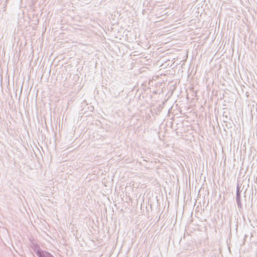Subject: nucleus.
I'll list each match as a JSON object with an SVG mask.
<instances>
[{
    "label": "nucleus",
    "instance_id": "nucleus-1",
    "mask_svg": "<svg viewBox=\"0 0 257 257\" xmlns=\"http://www.w3.org/2000/svg\"><path fill=\"white\" fill-rule=\"evenodd\" d=\"M35 251L39 257H47L48 253H50L47 251L44 252L39 247H38V248L35 250Z\"/></svg>",
    "mask_w": 257,
    "mask_h": 257
},
{
    "label": "nucleus",
    "instance_id": "nucleus-5",
    "mask_svg": "<svg viewBox=\"0 0 257 257\" xmlns=\"http://www.w3.org/2000/svg\"><path fill=\"white\" fill-rule=\"evenodd\" d=\"M47 257H54L52 254L51 253H48V256Z\"/></svg>",
    "mask_w": 257,
    "mask_h": 257
},
{
    "label": "nucleus",
    "instance_id": "nucleus-2",
    "mask_svg": "<svg viewBox=\"0 0 257 257\" xmlns=\"http://www.w3.org/2000/svg\"><path fill=\"white\" fill-rule=\"evenodd\" d=\"M241 200L240 191H237L236 194V201Z\"/></svg>",
    "mask_w": 257,
    "mask_h": 257
},
{
    "label": "nucleus",
    "instance_id": "nucleus-4",
    "mask_svg": "<svg viewBox=\"0 0 257 257\" xmlns=\"http://www.w3.org/2000/svg\"><path fill=\"white\" fill-rule=\"evenodd\" d=\"M237 191H240V188L239 187L238 184V185H237V186L236 192H237Z\"/></svg>",
    "mask_w": 257,
    "mask_h": 257
},
{
    "label": "nucleus",
    "instance_id": "nucleus-3",
    "mask_svg": "<svg viewBox=\"0 0 257 257\" xmlns=\"http://www.w3.org/2000/svg\"><path fill=\"white\" fill-rule=\"evenodd\" d=\"M238 208L240 210L242 208V205L241 202V200L236 201Z\"/></svg>",
    "mask_w": 257,
    "mask_h": 257
}]
</instances>
